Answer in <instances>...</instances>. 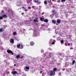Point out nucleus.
<instances>
[{
  "mask_svg": "<svg viewBox=\"0 0 76 76\" xmlns=\"http://www.w3.org/2000/svg\"><path fill=\"white\" fill-rule=\"evenodd\" d=\"M28 10H29V9H31V7H28Z\"/></svg>",
  "mask_w": 76,
  "mask_h": 76,
  "instance_id": "obj_26",
  "label": "nucleus"
},
{
  "mask_svg": "<svg viewBox=\"0 0 76 76\" xmlns=\"http://www.w3.org/2000/svg\"><path fill=\"white\" fill-rule=\"evenodd\" d=\"M22 8L23 9H25V8H24V7H22Z\"/></svg>",
  "mask_w": 76,
  "mask_h": 76,
  "instance_id": "obj_35",
  "label": "nucleus"
},
{
  "mask_svg": "<svg viewBox=\"0 0 76 76\" xmlns=\"http://www.w3.org/2000/svg\"><path fill=\"white\" fill-rule=\"evenodd\" d=\"M7 52L8 54H12V55H14V53H13V52L10 50H7Z\"/></svg>",
  "mask_w": 76,
  "mask_h": 76,
  "instance_id": "obj_1",
  "label": "nucleus"
},
{
  "mask_svg": "<svg viewBox=\"0 0 76 76\" xmlns=\"http://www.w3.org/2000/svg\"><path fill=\"white\" fill-rule=\"evenodd\" d=\"M39 3H40V2H39Z\"/></svg>",
  "mask_w": 76,
  "mask_h": 76,
  "instance_id": "obj_44",
  "label": "nucleus"
},
{
  "mask_svg": "<svg viewBox=\"0 0 76 76\" xmlns=\"http://www.w3.org/2000/svg\"><path fill=\"white\" fill-rule=\"evenodd\" d=\"M56 70H57V68H55L53 69V71L54 72H56Z\"/></svg>",
  "mask_w": 76,
  "mask_h": 76,
  "instance_id": "obj_18",
  "label": "nucleus"
},
{
  "mask_svg": "<svg viewBox=\"0 0 76 76\" xmlns=\"http://www.w3.org/2000/svg\"><path fill=\"white\" fill-rule=\"evenodd\" d=\"M3 32V28H0V32Z\"/></svg>",
  "mask_w": 76,
  "mask_h": 76,
  "instance_id": "obj_22",
  "label": "nucleus"
},
{
  "mask_svg": "<svg viewBox=\"0 0 76 76\" xmlns=\"http://www.w3.org/2000/svg\"><path fill=\"white\" fill-rule=\"evenodd\" d=\"M23 58V56H21L20 57V58Z\"/></svg>",
  "mask_w": 76,
  "mask_h": 76,
  "instance_id": "obj_30",
  "label": "nucleus"
},
{
  "mask_svg": "<svg viewBox=\"0 0 76 76\" xmlns=\"http://www.w3.org/2000/svg\"><path fill=\"white\" fill-rule=\"evenodd\" d=\"M14 66H16V64H15L14 65Z\"/></svg>",
  "mask_w": 76,
  "mask_h": 76,
  "instance_id": "obj_36",
  "label": "nucleus"
},
{
  "mask_svg": "<svg viewBox=\"0 0 76 76\" xmlns=\"http://www.w3.org/2000/svg\"><path fill=\"white\" fill-rule=\"evenodd\" d=\"M54 74H55V72L53 71H50V75L51 76L53 75V76H54Z\"/></svg>",
  "mask_w": 76,
  "mask_h": 76,
  "instance_id": "obj_3",
  "label": "nucleus"
},
{
  "mask_svg": "<svg viewBox=\"0 0 76 76\" xmlns=\"http://www.w3.org/2000/svg\"><path fill=\"white\" fill-rule=\"evenodd\" d=\"M61 43H63V42H64V40H61Z\"/></svg>",
  "mask_w": 76,
  "mask_h": 76,
  "instance_id": "obj_25",
  "label": "nucleus"
},
{
  "mask_svg": "<svg viewBox=\"0 0 76 76\" xmlns=\"http://www.w3.org/2000/svg\"><path fill=\"white\" fill-rule=\"evenodd\" d=\"M4 57H5V55H4Z\"/></svg>",
  "mask_w": 76,
  "mask_h": 76,
  "instance_id": "obj_39",
  "label": "nucleus"
},
{
  "mask_svg": "<svg viewBox=\"0 0 76 76\" xmlns=\"http://www.w3.org/2000/svg\"><path fill=\"white\" fill-rule=\"evenodd\" d=\"M61 1L62 3H64V2H65L66 1V0H61Z\"/></svg>",
  "mask_w": 76,
  "mask_h": 76,
  "instance_id": "obj_21",
  "label": "nucleus"
},
{
  "mask_svg": "<svg viewBox=\"0 0 76 76\" xmlns=\"http://www.w3.org/2000/svg\"><path fill=\"white\" fill-rule=\"evenodd\" d=\"M3 16L0 17V20H1V19H3Z\"/></svg>",
  "mask_w": 76,
  "mask_h": 76,
  "instance_id": "obj_24",
  "label": "nucleus"
},
{
  "mask_svg": "<svg viewBox=\"0 0 76 76\" xmlns=\"http://www.w3.org/2000/svg\"><path fill=\"white\" fill-rule=\"evenodd\" d=\"M10 43H12V44H13V43H14V39H10Z\"/></svg>",
  "mask_w": 76,
  "mask_h": 76,
  "instance_id": "obj_4",
  "label": "nucleus"
},
{
  "mask_svg": "<svg viewBox=\"0 0 76 76\" xmlns=\"http://www.w3.org/2000/svg\"><path fill=\"white\" fill-rule=\"evenodd\" d=\"M12 34L13 35H16V32H14Z\"/></svg>",
  "mask_w": 76,
  "mask_h": 76,
  "instance_id": "obj_17",
  "label": "nucleus"
},
{
  "mask_svg": "<svg viewBox=\"0 0 76 76\" xmlns=\"http://www.w3.org/2000/svg\"><path fill=\"white\" fill-rule=\"evenodd\" d=\"M75 61L73 60L72 61V65H73L74 64H75Z\"/></svg>",
  "mask_w": 76,
  "mask_h": 76,
  "instance_id": "obj_14",
  "label": "nucleus"
},
{
  "mask_svg": "<svg viewBox=\"0 0 76 76\" xmlns=\"http://www.w3.org/2000/svg\"><path fill=\"white\" fill-rule=\"evenodd\" d=\"M33 20L34 22H38V20H36V19H34Z\"/></svg>",
  "mask_w": 76,
  "mask_h": 76,
  "instance_id": "obj_19",
  "label": "nucleus"
},
{
  "mask_svg": "<svg viewBox=\"0 0 76 76\" xmlns=\"http://www.w3.org/2000/svg\"><path fill=\"white\" fill-rule=\"evenodd\" d=\"M54 44H55V42H52V45H54Z\"/></svg>",
  "mask_w": 76,
  "mask_h": 76,
  "instance_id": "obj_28",
  "label": "nucleus"
},
{
  "mask_svg": "<svg viewBox=\"0 0 76 76\" xmlns=\"http://www.w3.org/2000/svg\"><path fill=\"white\" fill-rule=\"evenodd\" d=\"M48 21V19H45V20H44V22H46V23H47Z\"/></svg>",
  "mask_w": 76,
  "mask_h": 76,
  "instance_id": "obj_11",
  "label": "nucleus"
},
{
  "mask_svg": "<svg viewBox=\"0 0 76 76\" xmlns=\"http://www.w3.org/2000/svg\"><path fill=\"white\" fill-rule=\"evenodd\" d=\"M22 15H24V13L23 12L21 14Z\"/></svg>",
  "mask_w": 76,
  "mask_h": 76,
  "instance_id": "obj_31",
  "label": "nucleus"
},
{
  "mask_svg": "<svg viewBox=\"0 0 76 76\" xmlns=\"http://www.w3.org/2000/svg\"><path fill=\"white\" fill-rule=\"evenodd\" d=\"M51 1V0H50V1H48V2L49 3H50Z\"/></svg>",
  "mask_w": 76,
  "mask_h": 76,
  "instance_id": "obj_29",
  "label": "nucleus"
},
{
  "mask_svg": "<svg viewBox=\"0 0 76 76\" xmlns=\"http://www.w3.org/2000/svg\"><path fill=\"white\" fill-rule=\"evenodd\" d=\"M27 11H28V10H25V12H26Z\"/></svg>",
  "mask_w": 76,
  "mask_h": 76,
  "instance_id": "obj_34",
  "label": "nucleus"
},
{
  "mask_svg": "<svg viewBox=\"0 0 76 76\" xmlns=\"http://www.w3.org/2000/svg\"><path fill=\"white\" fill-rule=\"evenodd\" d=\"M38 1H39L38 0H37H37H34V3H37V2H38Z\"/></svg>",
  "mask_w": 76,
  "mask_h": 76,
  "instance_id": "obj_15",
  "label": "nucleus"
},
{
  "mask_svg": "<svg viewBox=\"0 0 76 76\" xmlns=\"http://www.w3.org/2000/svg\"><path fill=\"white\" fill-rule=\"evenodd\" d=\"M52 14L53 16H54V15H56L57 14V12H54V11H52Z\"/></svg>",
  "mask_w": 76,
  "mask_h": 76,
  "instance_id": "obj_6",
  "label": "nucleus"
},
{
  "mask_svg": "<svg viewBox=\"0 0 76 76\" xmlns=\"http://www.w3.org/2000/svg\"><path fill=\"white\" fill-rule=\"evenodd\" d=\"M52 22L53 23H54V24H56V20H52Z\"/></svg>",
  "mask_w": 76,
  "mask_h": 76,
  "instance_id": "obj_10",
  "label": "nucleus"
},
{
  "mask_svg": "<svg viewBox=\"0 0 76 76\" xmlns=\"http://www.w3.org/2000/svg\"><path fill=\"white\" fill-rule=\"evenodd\" d=\"M2 17L4 18H7V16L6 15H2Z\"/></svg>",
  "mask_w": 76,
  "mask_h": 76,
  "instance_id": "obj_9",
  "label": "nucleus"
},
{
  "mask_svg": "<svg viewBox=\"0 0 76 76\" xmlns=\"http://www.w3.org/2000/svg\"><path fill=\"white\" fill-rule=\"evenodd\" d=\"M3 13H4V11H3V10L1 11V14Z\"/></svg>",
  "mask_w": 76,
  "mask_h": 76,
  "instance_id": "obj_27",
  "label": "nucleus"
},
{
  "mask_svg": "<svg viewBox=\"0 0 76 76\" xmlns=\"http://www.w3.org/2000/svg\"><path fill=\"white\" fill-rule=\"evenodd\" d=\"M40 20L41 21H44V19L42 18H40Z\"/></svg>",
  "mask_w": 76,
  "mask_h": 76,
  "instance_id": "obj_20",
  "label": "nucleus"
},
{
  "mask_svg": "<svg viewBox=\"0 0 76 76\" xmlns=\"http://www.w3.org/2000/svg\"><path fill=\"white\" fill-rule=\"evenodd\" d=\"M44 3L45 4H47V1H45L44 2Z\"/></svg>",
  "mask_w": 76,
  "mask_h": 76,
  "instance_id": "obj_23",
  "label": "nucleus"
},
{
  "mask_svg": "<svg viewBox=\"0 0 76 76\" xmlns=\"http://www.w3.org/2000/svg\"><path fill=\"white\" fill-rule=\"evenodd\" d=\"M24 70L26 72H28L29 70V67L28 66H26L25 68H24Z\"/></svg>",
  "mask_w": 76,
  "mask_h": 76,
  "instance_id": "obj_2",
  "label": "nucleus"
},
{
  "mask_svg": "<svg viewBox=\"0 0 76 76\" xmlns=\"http://www.w3.org/2000/svg\"><path fill=\"white\" fill-rule=\"evenodd\" d=\"M75 64L76 65V62H75Z\"/></svg>",
  "mask_w": 76,
  "mask_h": 76,
  "instance_id": "obj_41",
  "label": "nucleus"
},
{
  "mask_svg": "<svg viewBox=\"0 0 76 76\" xmlns=\"http://www.w3.org/2000/svg\"><path fill=\"white\" fill-rule=\"evenodd\" d=\"M42 71H41L40 72V73H42Z\"/></svg>",
  "mask_w": 76,
  "mask_h": 76,
  "instance_id": "obj_32",
  "label": "nucleus"
},
{
  "mask_svg": "<svg viewBox=\"0 0 76 76\" xmlns=\"http://www.w3.org/2000/svg\"><path fill=\"white\" fill-rule=\"evenodd\" d=\"M16 58H20V56L18 55L16 56Z\"/></svg>",
  "mask_w": 76,
  "mask_h": 76,
  "instance_id": "obj_16",
  "label": "nucleus"
},
{
  "mask_svg": "<svg viewBox=\"0 0 76 76\" xmlns=\"http://www.w3.org/2000/svg\"><path fill=\"white\" fill-rule=\"evenodd\" d=\"M19 12H21V11H20Z\"/></svg>",
  "mask_w": 76,
  "mask_h": 76,
  "instance_id": "obj_37",
  "label": "nucleus"
},
{
  "mask_svg": "<svg viewBox=\"0 0 76 76\" xmlns=\"http://www.w3.org/2000/svg\"><path fill=\"white\" fill-rule=\"evenodd\" d=\"M3 31H4V30H3Z\"/></svg>",
  "mask_w": 76,
  "mask_h": 76,
  "instance_id": "obj_43",
  "label": "nucleus"
},
{
  "mask_svg": "<svg viewBox=\"0 0 76 76\" xmlns=\"http://www.w3.org/2000/svg\"><path fill=\"white\" fill-rule=\"evenodd\" d=\"M44 12H43V13H42V15H44Z\"/></svg>",
  "mask_w": 76,
  "mask_h": 76,
  "instance_id": "obj_33",
  "label": "nucleus"
},
{
  "mask_svg": "<svg viewBox=\"0 0 76 76\" xmlns=\"http://www.w3.org/2000/svg\"><path fill=\"white\" fill-rule=\"evenodd\" d=\"M57 23L60 24V23H61V20L59 19H57Z\"/></svg>",
  "mask_w": 76,
  "mask_h": 76,
  "instance_id": "obj_5",
  "label": "nucleus"
},
{
  "mask_svg": "<svg viewBox=\"0 0 76 76\" xmlns=\"http://www.w3.org/2000/svg\"><path fill=\"white\" fill-rule=\"evenodd\" d=\"M51 54V53H50V54Z\"/></svg>",
  "mask_w": 76,
  "mask_h": 76,
  "instance_id": "obj_40",
  "label": "nucleus"
},
{
  "mask_svg": "<svg viewBox=\"0 0 76 76\" xmlns=\"http://www.w3.org/2000/svg\"><path fill=\"white\" fill-rule=\"evenodd\" d=\"M17 48H20V44H18L17 46Z\"/></svg>",
  "mask_w": 76,
  "mask_h": 76,
  "instance_id": "obj_13",
  "label": "nucleus"
},
{
  "mask_svg": "<svg viewBox=\"0 0 76 76\" xmlns=\"http://www.w3.org/2000/svg\"><path fill=\"white\" fill-rule=\"evenodd\" d=\"M17 75H18V73H17Z\"/></svg>",
  "mask_w": 76,
  "mask_h": 76,
  "instance_id": "obj_42",
  "label": "nucleus"
},
{
  "mask_svg": "<svg viewBox=\"0 0 76 76\" xmlns=\"http://www.w3.org/2000/svg\"><path fill=\"white\" fill-rule=\"evenodd\" d=\"M45 54L44 53V55H45Z\"/></svg>",
  "mask_w": 76,
  "mask_h": 76,
  "instance_id": "obj_38",
  "label": "nucleus"
},
{
  "mask_svg": "<svg viewBox=\"0 0 76 76\" xmlns=\"http://www.w3.org/2000/svg\"><path fill=\"white\" fill-rule=\"evenodd\" d=\"M30 45L31 46H33V45H34V43L32 42H30Z\"/></svg>",
  "mask_w": 76,
  "mask_h": 76,
  "instance_id": "obj_8",
  "label": "nucleus"
},
{
  "mask_svg": "<svg viewBox=\"0 0 76 76\" xmlns=\"http://www.w3.org/2000/svg\"><path fill=\"white\" fill-rule=\"evenodd\" d=\"M12 75H15V74H17V72L15 71H14L12 72Z\"/></svg>",
  "mask_w": 76,
  "mask_h": 76,
  "instance_id": "obj_7",
  "label": "nucleus"
},
{
  "mask_svg": "<svg viewBox=\"0 0 76 76\" xmlns=\"http://www.w3.org/2000/svg\"><path fill=\"white\" fill-rule=\"evenodd\" d=\"M20 49H23V46L22 45H20Z\"/></svg>",
  "mask_w": 76,
  "mask_h": 76,
  "instance_id": "obj_12",
  "label": "nucleus"
}]
</instances>
